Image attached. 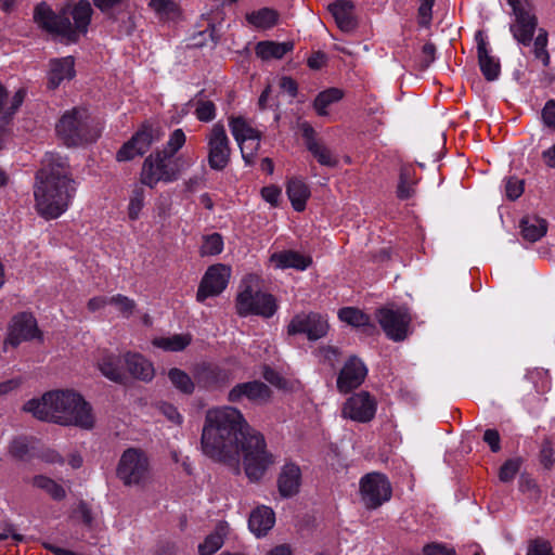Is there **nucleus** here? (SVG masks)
Here are the masks:
<instances>
[{
    "mask_svg": "<svg viewBox=\"0 0 555 555\" xmlns=\"http://www.w3.org/2000/svg\"><path fill=\"white\" fill-rule=\"evenodd\" d=\"M109 305V297L106 296H95L89 299L87 307L89 311L95 312Z\"/></svg>",
    "mask_w": 555,
    "mask_h": 555,
    "instance_id": "63",
    "label": "nucleus"
},
{
    "mask_svg": "<svg viewBox=\"0 0 555 555\" xmlns=\"http://www.w3.org/2000/svg\"><path fill=\"white\" fill-rule=\"evenodd\" d=\"M75 60L72 56L52 59L47 74L48 88L56 89L62 82L75 77Z\"/></svg>",
    "mask_w": 555,
    "mask_h": 555,
    "instance_id": "22",
    "label": "nucleus"
},
{
    "mask_svg": "<svg viewBox=\"0 0 555 555\" xmlns=\"http://www.w3.org/2000/svg\"><path fill=\"white\" fill-rule=\"evenodd\" d=\"M436 47L434 43L427 42L422 48V62L425 67L429 66L435 60Z\"/></svg>",
    "mask_w": 555,
    "mask_h": 555,
    "instance_id": "62",
    "label": "nucleus"
},
{
    "mask_svg": "<svg viewBox=\"0 0 555 555\" xmlns=\"http://www.w3.org/2000/svg\"><path fill=\"white\" fill-rule=\"evenodd\" d=\"M527 555H554V553L548 541L534 539L528 545Z\"/></svg>",
    "mask_w": 555,
    "mask_h": 555,
    "instance_id": "52",
    "label": "nucleus"
},
{
    "mask_svg": "<svg viewBox=\"0 0 555 555\" xmlns=\"http://www.w3.org/2000/svg\"><path fill=\"white\" fill-rule=\"evenodd\" d=\"M246 20L249 24L257 28L269 29L276 25L279 20V14L276 11L263 8L258 11H254L246 15Z\"/></svg>",
    "mask_w": 555,
    "mask_h": 555,
    "instance_id": "37",
    "label": "nucleus"
},
{
    "mask_svg": "<svg viewBox=\"0 0 555 555\" xmlns=\"http://www.w3.org/2000/svg\"><path fill=\"white\" fill-rule=\"evenodd\" d=\"M415 169L411 165H404L400 169L399 183L397 186V196L400 199H408L415 193Z\"/></svg>",
    "mask_w": 555,
    "mask_h": 555,
    "instance_id": "33",
    "label": "nucleus"
},
{
    "mask_svg": "<svg viewBox=\"0 0 555 555\" xmlns=\"http://www.w3.org/2000/svg\"><path fill=\"white\" fill-rule=\"evenodd\" d=\"M376 319L388 338L400 341L406 338L412 318L406 309L382 308Z\"/></svg>",
    "mask_w": 555,
    "mask_h": 555,
    "instance_id": "13",
    "label": "nucleus"
},
{
    "mask_svg": "<svg viewBox=\"0 0 555 555\" xmlns=\"http://www.w3.org/2000/svg\"><path fill=\"white\" fill-rule=\"evenodd\" d=\"M307 147L320 165L335 167L338 164L337 158L333 155L331 150L313 138H308Z\"/></svg>",
    "mask_w": 555,
    "mask_h": 555,
    "instance_id": "38",
    "label": "nucleus"
},
{
    "mask_svg": "<svg viewBox=\"0 0 555 555\" xmlns=\"http://www.w3.org/2000/svg\"><path fill=\"white\" fill-rule=\"evenodd\" d=\"M271 397V389L259 380L240 383L228 393V400L233 403H238L247 399L255 404H266L270 401Z\"/></svg>",
    "mask_w": 555,
    "mask_h": 555,
    "instance_id": "17",
    "label": "nucleus"
},
{
    "mask_svg": "<svg viewBox=\"0 0 555 555\" xmlns=\"http://www.w3.org/2000/svg\"><path fill=\"white\" fill-rule=\"evenodd\" d=\"M168 377L171 384L183 393L191 395L195 389V383L180 369H171L168 372Z\"/></svg>",
    "mask_w": 555,
    "mask_h": 555,
    "instance_id": "45",
    "label": "nucleus"
},
{
    "mask_svg": "<svg viewBox=\"0 0 555 555\" xmlns=\"http://www.w3.org/2000/svg\"><path fill=\"white\" fill-rule=\"evenodd\" d=\"M229 126L236 142L259 135L260 132L254 129L244 118L231 117Z\"/></svg>",
    "mask_w": 555,
    "mask_h": 555,
    "instance_id": "43",
    "label": "nucleus"
},
{
    "mask_svg": "<svg viewBox=\"0 0 555 555\" xmlns=\"http://www.w3.org/2000/svg\"><path fill=\"white\" fill-rule=\"evenodd\" d=\"M328 11L341 31L351 33L357 28L358 21L354 14V5L351 1L336 0L328 5Z\"/></svg>",
    "mask_w": 555,
    "mask_h": 555,
    "instance_id": "23",
    "label": "nucleus"
},
{
    "mask_svg": "<svg viewBox=\"0 0 555 555\" xmlns=\"http://www.w3.org/2000/svg\"><path fill=\"white\" fill-rule=\"evenodd\" d=\"M548 42V34L545 29L540 28L537 37L533 40V55L535 60L542 62L544 67H547L551 63V56L546 49Z\"/></svg>",
    "mask_w": 555,
    "mask_h": 555,
    "instance_id": "44",
    "label": "nucleus"
},
{
    "mask_svg": "<svg viewBox=\"0 0 555 555\" xmlns=\"http://www.w3.org/2000/svg\"><path fill=\"white\" fill-rule=\"evenodd\" d=\"M185 140L186 138L182 129H176L170 134L166 147L159 152L166 155H170V157L175 158L176 153L184 145Z\"/></svg>",
    "mask_w": 555,
    "mask_h": 555,
    "instance_id": "50",
    "label": "nucleus"
},
{
    "mask_svg": "<svg viewBox=\"0 0 555 555\" xmlns=\"http://www.w3.org/2000/svg\"><path fill=\"white\" fill-rule=\"evenodd\" d=\"M263 378L270 383L271 385L281 388V389H287L288 388V382L281 376L278 372L272 370L271 367L266 366L262 372Z\"/></svg>",
    "mask_w": 555,
    "mask_h": 555,
    "instance_id": "53",
    "label": "nucleus"
},
{
    "mask_svg": "<svg viewBox=\"0 0 555 555\" xmlns=\"http://www.w3.org/2000/svg\"><path fill=\"white\" fill-rule=\"evenodd\" d=\"M377 399L369 391L361 390L348 397L340 413L345 420L366 424L374 420L377 411Z\"/></svg>",
    "mask_w": 555,
    "mask_h": 555,
    "instance_id": "11",
    "label": "nucleus"
},
{
    "mask_svg": "<svg viewBox=\"0 0 555 555\" xmlns=\"http://www.w3.org/2000/svg\"><path fill=\"white\" fill-rule=\"evenodd\" d=\"M235 309L240 317L259 315L269 319L276 312L278 302L273 295L260 291V278L249 274L240 285Z\"/></svg>",
    "mask_w": 555,
    "mask_h": 555,
    "instance_id": "5",
    "label": "nucleus"
},
{
    "mask_svg": "<svg viewBox=\"0 0 555 555\" xmlns=\"http://www.w3.org/2000/svg\"><path fill=\"white\" fill-rule=\"evenodd\" d=\"M195 383L204 389H216L227 385L229 374L219 366L202 363L193 371Z\"/></svg>",
    "mask_w": 555,
    "mask_h": 555,
    "instance_id": "20",
    "label": "nucleus"
},
{
    "mask_svg": "<svg viewBox=\"0 0 555 555\" xmlns=\"http://www.w3.org/2000/svg\"><path fill=\"white\" fill-rule=\"evenodd\" d=\"M145 191L143 184H135L131 190L129 196V204L127 208L128 217L130 220H138L144 207Z\"/></svg>",
    "mask_w": 555,
    "mask_h": 555,
    "instance_id": "42",
    "label": "nucleus"
},
{
    "mask_svg": "<svg viewBox=\"0 0 555 555\" xmlns=\"http://www.w3.org/2000/svg\"><path fill=\"white\" fill-rule=\"evenodd\" d=\"M147 7L160 21H173L181 14L175 0H147Z\"/></svg>",
    "mask_w": 555,
    "mask_h": 555,
    "instance_id": "32",
    "label": "nucleus"
},
{
    "mask_svg": "<svg viewBox=\"0 0 555 555\" xmlns=\"http://www.w3.org/2000/svg\"><path fill=\"white\" fill-rule=\"evenodd\" d=\"M206 139L209 167L214 170H223L228 166L231 155L230 141L224 126L215 124Z\"/></svg>",
    "mask_w": 555,
    "mask_h": 555,
    "instance_id": "14",
    "label": "nucleus"
},
{
    "mask_svg": "<svg viewBox=\"0 0 555 555\" xmlns=\"http://www.w3.org/2000/svg\"><path fill=\"white\" fill-rule=\"evenodd\" d=\"M425 555H455V551L453 548H448L447 546L439 543H431L424 546Z\"/></svg>",
    "mask_w": 555,
    "mask_h": 555,
    "instance_id": "59",
    "label": "nucleus"
},
{
    "mask_svg": "<svg viewBox=\"0 0 555 555\" xmlns=\"http://www.w3.org/2000/svg\"><path fill=\"white\" fill-rule=\"evenodd\" d=\"M92 13L88 0H79L69 12L63 9L60 14H55L48 4L40 3L35 9L34 20L48 33L61 36L68 42H77L88 33Z\"/></svg>",
    "mask_w": 555,
    "mask_h": 555,
    "instance_id": "4",
    "label": "nucleus"
},
{
    "mask_svg": "<svg viewBox=\"0 0 555 555\" xmlns=\"http://www.w3.org/2000/svg\"><path fill=\"white\" fill-rule=\"evenodd\" d=\"M56 134L66 146L93 142L100 135L88 111L74 107L66 111L55 126Z\"/></svg>",
    "mask_w": 555,
    "mask_h": 555,
    "instance_id": "6",
    "label": "nucleus"
},
{
    "mask_svg": "<svg viewBox=\"0 0 555 555\" xmlns=\"http://www.w3.org/2000/svg\"><path fill=\"white\" fill-rule=\"evenodd\" d=\"M338 318L341 322L353 327H364L370 325V317L354 307L341 308L338 311Z\"/></svg>",
    "mask_w": 555,
    "mask_h": 555,
    "instance_id": "40",
    "label": "nucleus"
},
{
    "mask_svg": "<svg viewBox=\"0 0 555 555\" xmlns=\"http://www.w3.org/2000/svg\"><path fill=\"white\" fill-rule=\"evenodd\" d=\"M127 382L130 378L150 382L155 375L153 363L137 352H126Z\"/></svg>",
    "mask_w": 555,
    "mask_h": 555,
    "instance_id": "24",
    "label": "nucleus"
},
{
    "mask_svg": "<svg viewBox=\"0 0 555 555\" xmlns=\"http://www.w3.org/2000/svg\"><path fill=\"white\" fill-rule=\"evenodd\" d=\"M33 486L46 491L53 500L62 501L66 498V490L63 486L47 476H35Z\"/></svg>",
    "mask_w": 555,
    "mask_h": 555,
    "instance_id": "39",
    "label": "nucleus"
},
{
    "mask_svg": "<svg viewBox=\"0 0 555 555\" xmlns=\"http://www.w3.org/2000/svg\"><path fill=\"white\" fill-rule=\"evenodd\" d=\"M483 441L490 447L492 452H499L501 449L500 434L495 429H487L483 434Z\"/></svg>",
    "mask_w": 555,
    "mask_h": 555,
    "instance_id": "57",
    "label": "nucleus"
},
{
    "mask_svg": "<svg viewBox=\"0 0 555 555\" xmlns=\"http://www.w3.org/2000/svg\"><path fill=\"white\" fill-rule=\"evenodd\" d=\"M344 98V91L339 88H328L320 92L313 101V107L318 115L326 116L327 107Z\"/></svg>",
    "mask_w": 555,
    "mask_h": 555,
    "instance_id": "35",
    "label": "nucleus"
},
{
    "mask_svg": "<svg viewBox=\"0 0 555 555\" xmlns=\"http://www.w3.org/2000/svg\"><path fill=\"white\" fill-rule=\"evenodd\" d=\"M477 55L480 70L485 78L489 81L495 80L501 72V65L499 60L491 55L488 42L478 35Z\"/></svg>",
    "mask_w": 555,
    "mask_h": 555,
    "instance_id": "27",
    "label": "nucleus"
},
{
    "mask_svg": "<svg viewBox=\"0 0 555 555\" xmlns=\"http://www.w3.org/2000/svg\"><path fill=\"white\" fill-rule=\"evenodd\" d=\"M294 43L292 41L275 42V41H260L255 47L256 55L262 61H269L272 59L280 60L286 53L293 51Z\"/></svg>",
    "mask_w": 555,
    "mask_h": 555,
    "instance_id": "29",
    "label": "nucleus"
},
{
    "mask_svg": "<svg viewBox=\"0 0 555 555\" xmlns=\"http://www.w3.org/2000/svg\"><path fill=\"white\" fill-rule=\"evenodd\" d=\"M201 447L206 456L221 463H235L242 453L244 470L250 481H259L276 462L267 450L264 437L233 406L207 410Z\"/></svg>",
    "mask_w": 555,
    "mask_h": 555,
    "instance_id": "1",
    "label": "nucleus"
},
{
    "mask_svg": "<svg viewBox=\"0 0 555 555\" xmlns=\"http://www.w3.org/2000/svg\"><path fill=\"white\" fill-rule=\"evenodd\" d=\"M223 250V240L219 233L204 236L199 253L202 256L219 255Z\"/></svg>",
    "mask_w": 555,
    "mask_h": 555,
    "instance_id": "47",
    "label": "nucleus"
},
{
    "mask_svg": "<svg viewBox=\"0 0 555 555\" xmlns=\"http://www.w3.org/2000/svg\"><path fill=\"white\" fill-rule=\"evenodd\" d=\"M260 138L261 135H256L254 138H249L244 141L237 142L241 149L242 157L246 165H253L254 159L257 155V152L260 147Z\"/></svg>",
    "mask_w": 555,
    "mask_h": 555,
    "instance_id": "48",
    "label": "nucleus"
},
{
    "mask_svg": "<svg viewBox=\"0 0 555 555\" xmlns=\"http://www.w3.org/2000/svg\"><path fill=\"white\" fill-rule=\"evenodd\" d=\"M159 411L172 424L181 425L183 422V416L180 414L178 409L170 403H162L159 405Z\"/></svg>",
    "mask_w": 555,
    "mask_h": 555,
    "instance_id": "55",
    "label": "nucleus"
},
{
    "mask_svg": "<svg viewBox=\"0 0 555 555\" xmlns=\"http://www.w3.org/2000/svg\"><path fill=\"white\" fill-rule=\"evenodd\" d=\"M269 261L275 269L284 270L292 268L304 271L312 263V258L295 250H283L273 253Z\"/></svg>",
    "mask_w": 555,
    "mask_h": 555,
    "instance_id": "25",
    "label": "nucleus"
},
{
    "mask_svg": "<svg viewBox=\"0 0 555 555\" xmlns=\"http://www.w3.org/2000/svg\"><path fill=\"white\" fill-rule=\"evenodd\" d=\"M153 141V129L149 126H143L119 149L116 159L118 162H128L137 156H141L149 151Z\"/></svg>",
    "mask_w": 555,
    "mask_h": 555,
    "instance_id": "19",
    "label": "nucleus"
},
{
    "mask_svg": "<svg viewBox=\"0 0 555 555\" xmlns=\"http://www.w3.org/2000/svg\"><path fill=\"white\" fill-rule=\"evenodd\" d=\"M109 305L114 306L122 318L129 319L135 311L137 304L133 299L116 294L109 297Z\"/></svg>",
    "mask_w": 555,
    "mask_h": 555,
    "instance_id": "46",
    "label": "nucleus"
},
{
    "mask_svg": "<svg viewBox=\"0 0 555 555\" xmlns=\"http://www.w3.org/2000/svg\"><path fill=\"white\" fill-rule=\"evenodd\" d=\"M39 336L36 319L29 313L15 315L10 324L5 343L15 347L22 341L30 340Z\"/></svg>",
    "mask_w": 555,
    "mask_h": 555,
    "instance_id": "18",
    "label": "nucleus"
},
{
    "mask_svg": "<svg viewBox=\"0 0 555 555\" xmlns=\"http://www.w3.org/2000/svg\"><path fill=\"white\" fill-rule=\"evenodd\" d=\"M522 465L520 457L509 459L503 463L499 472V478L503 482H508L515 478Z\"/></svg>",
    "mask_w": 555,
    "mask_h": 555,
    "instance_id": "49",
    "label": "nucleus"
},
{
    "mask_svg": "<svg viewBox=\"0 0 555 555\" xmlns=\"http://www.w3.org/2000/svg\"><path fill=\"white\" fill-rule=\"evenodd\" d=\"M98 369L109 380L118 384L127 383L126 353H103L98 360Z\"/></svg>",
    "mask_w": 555,
    "mask_h": 555,
    "instance_id": "21",
    "label": "nucleus"
},
{
    "mask_svg": "<svg viewBox=\"0 0 555 555\" xmlns=\"http://www.w3.org/2000/svg\"><path fill=\"white\" fill-rule=\"evenodd\" d=\"M327 319L317 312L295 314L286 326L289 336L305 334L309 340L324 337L328 332Z\"/></svg>",
    "mask_w": 555,
    "mask_h": 555,
    "instance_id": "12",
    "label": "nucleus"
},
{
    "mask_svg": "<svg viewBox=\"0 0 555 555\" xmlns=\"http://www.w3.org/2000/svg\"><path fill=\"white\" fill-rule=\"evenodd\" d=\"M261 196L272 206H276L281 196V189L275 185L264 186L261 189Z\"/></svg>",
    "mask_w": 555,
    "mask_h": 555,
    "instance_id": "56",
    "label": "nucleus"
},
{
    "mask_svg": "<svg viewBox=\"0 0 555 555\" xmlns=\"http://www.w3.org/2000/svg\"><path fill=\"white\" fill-rule=\"evenodd\" d=\"M505 192L509 199L518 198L524 192V182L517 178H508L505 183Z\"/></svg>",
    "mask_w": 555,
    "mask_h": 555,
    "instance_id": "54",
    "label": "nucleus"
},
{
    "mask_svg": "<svg viewBox=\"0 0 555 555\" xmlns=\"http://www.w3.org/2000/svg\"><path fill=\"white\" fill-rule=\"evenodd\" d=\"M520 230L525 240L537 242L546 234L547 223L538 216H526L520 221Z\"/></svg>",
    "mask_w": 555,
    "mask_h": 555,
    "instance_id": "31",
    "label": "nucleus"
},
{
    "mask_svg": "<svg viewBox=\"0 0 555 555\" xmlns=\"http://www.w3.org/2000/svg\"><path fill=\"white\" fill-rule=\"evenodd\" d=\"M514 16L509 30L519 43L529 46L538 26V17L531 0H506Z\"/></svg>",
    "mask_w": 555,
    "mask_h": 555,
    "instance_id": "9",
    "label": "nucleus"
},
{
    "mask_svg": "<svg viewBox=\"0 0 555 555\" xmlns=\"http://www.w3.org/2000/svg\"><path fill=\"white\" fill-rule=\"evenodd\" d=\"M192 341L190 334H176L169 337H155L152 340L154 347L160 348L165 351H182Z\"/></svg>",
    "mask_w": 555,
    "mask_h": 555,
    "instance_id": "34",
    "label": "nucleus"
},
{
    "mask_svg": "<svg viewBox=\"0 0 555 555\" xmlns=\"http://www.w3.org/2000/svg\"><path fill=\"white\" fill-rule=\"evenodd\" d=\"M227 532V526L219 524L216 530L206 537L203 543L198 545L199 555H212L215 554L224 542V535Z\"/></svg>",
    "mask_w": 555,
    "mask_h": 555,
    "instance_id": "36",
    "label": "nucleus"
},
{
    "mask_svg": "<svg viewBox=\"0 0 555 555\" xmlns=\"http://www.w3.org/2000/svg\"><path fill=\"white\" fill-rule=\"evenodd\" d=\"M275 524V514L272 508L261 505L256 507L249 516L248 527L258 538L266 535Z\"/></svg>",
    "mask_w": 555,
    "mask_h": 555,
    "instance_id": "28",
    "label": "nucleus"
},
{
    "mask_svg": "<svg viewBox=\"0 0 555 555\" xmlns=\"http://www.w3.org/2000/svg\"><path fill=\"white\" fill-rule=\"evenodd\" d=\"M231 278V268L223 263H216L207 268L196 293V300L204 302L208 297L220 295L228 286Z\"/></svg>",
    "mask_w": 555,
    "mask_h": 555,
    "instance_id": "15",
    "label": "nucleus"
},
{
    "mask_svg": "<svg viewBox=\"0 0 555 555\" xmlns=\"http://www.w3.org/2000/svg\"><path fill=\"white\" fill-rule=\"evenodd\" d=\"M301 485L300 467L294 463H286L279 475V492L284 498H291L298 493Z\"/></svg>",
    "mask_w": 555,
    "mask_h": 555,
    "instance_id": "26",
    "label": "nucleus"
},
{
    "mask_svg": "<svg viewBox=\"0 0 555 555\" xmlns=\"http://www.w3.org/2000/svg\"><path fill=\"white\" fill-rule=\"evenodd\" d=\"M367 367L358 357H349L341 366L336 380L339 393L346 395L359 388L367 376Z\"/></svg>",
    "mask_w": 555,
    "mask_h": 555,
    "instance_id": "16",
    "label": "nucleus"
},
{
    "mask_svg": "<svg viewBox=\"0 0 555 555\" xmlns=\"http://www.w3.org/2000/svg\"><path fill=\"white\" fill-rule=\"evenodd\" d=\"M198 120L208 122L216 116V106L211 101H198L195 108Z\"/></svg>",
    "mask_w": 555,
    "mask_h": 555,
    "instance_id": "51",
    "label": "nucleus"
},
{
    "mask_svg": "<svg viewBox=\"0 0 555 555\" xmlns=\"http://www.w3.org/2000/svg\"><path fill=\"white\" fill-rule=\"evenodd\" d=\"M359 494L366 509H376L391 499L392 487L386 475L372 472L361 477Z\"/></svg>",
    "mask_w": 555,
    "mask_h": 555,
    "instance_id": "10",
    "label": "nucleus"
},
{
    "mask_svg": "<svg viewBox=\"0 0 555 555\" xmlns=\"http://www.w3.org/2000/svg\"><path fill=\"white\" fill-rule=\"evenodd\" d=\"M77 191L69 162L59 154L48 153L35 175L34 208L46 220L61 217L72 205Z\"/></svg>",
    "mask_w": 555,
    "mask_h": 555,
    "instance_id": "2",
    "label": "nucleus"
},
{
    "mask_svg": "<svg viewBox=\"0 0 555 555\" xmlns=\"http://www.w3.org/2000/svg\"><path fill=\"white\" fill-rule=\"evenodd\" d=\"M181 168L179 158H172L156 151L143 162L140 172V183L154 189L159 182L170 183L179 179Z\"/></svg>",
    "mask_w": 555,
    "mask_h": 555,
    "instance_id": "8",
    "label": "nucleus"
},
{
    "mask_svg": "<svg viewBox=\"0 0 555 555\" xmlns=\"http://www.w3.org/2000/svg\"><path fill=\"white\" fill-rule=\"evenodd\" d=\"M542 119L547 127H555V101L546 102L542 109Z\"/></svg>",
    "mask_w": 555,
    "mask_h": 555,
    "instance_id": "58",
    "label": "nucleus"
},
{
    "mask_svg": "<svg viewBox=\"0 0 555 555\" xmlns=\"http://www.w3.org/2000/svg\"><path fill=\"white\" fill-rule=\"evenodd\" d=\"M23 411L37 420L61 426L91 429L95 423L90 403L72 389L47 391L40 398H33L25 402Z\"/></svg>",
    "mask_w": 555,
    "mask_h": 555,
    "instance_id": "3",
    "label": "nucleus"
},
{
    "mask_svg": "<svg viewBox=\"0 0 555 555\" xmlns=\"http://www.w3.org/2000/svg\"><path fill=\"white\" fill-rule=\"evenodd\" d=\"M40 459L49 464H62L63 457L59 452L52 449L43 450L40 454Z\"/></svg>",
    "mask_w": 555,
    "mask_h": 555,
    "instance_id": "64",
    "label": "nucleus"
},
{
    "mask_svg": "<svg viewBox=\"0 0 555 555\" xmlns=\"http://www.w3.org/2000/svg\"><path fill=\"white\" fill-rule=\"evenodd\" d=\"M540 461L545 468H550L555 461V453L550 444H544L540 452Z\"/></svg>",
    "mask_w": 555,
    "mask_h": 555,
    "instance_id": "61",
    "label": "nucleus"
},
{
    "mask_svg": "<svg viewBox=\"0 0 555 555\" xmlns=\"http://www.w3.org/2000/svg\"><path fill=\"white\" fill-rule=\"evenodd\" d=\"M92 2L96 9L115 21L129 8V0H92Z\"/></svg>",
    "mask_w": 555,
    "mask_h": 555,
    "instance_id": "41",
    "label": "nucleus"
},
{
    "mask_svg": "<svg viewBox=\"0 0 555 555\" xmlns=\"http://www.w3.org/2000/svg\"><path fill=\"white\" fill-rule=\"evenodd\" d=\"M286 193L296 211H302L306 208L310 190L307 183L298 178H293L286 185Z\"/></svg>",
    "mask_w": 555,
    "mask_h": 555,
    "instance_id": "30",
    "label": "nucleus"
},
{
    "mask_svg": "<svg viewBox=\"0 0 555 555\" xmlns=\"http://www.w3.org/2000/svg\"><path fill=\"white\" fill-rule=\"evenodd\" d=\"M116 476L126 487H146L153 480L150 456L140 448L126 449L117 463Z\"/></svg>",
    "mask_w": 555,
    "mask_h": 555,
    "instance_id": "7",
    "label": "nucleus"
},
{
    "mask_svg": "<svg viewBox=\"0 0 555 555\" xmlns=\"http://www.w3.org/2000/svg\"><path fill=\"white\" fill-rule=\"evenodd\" d=\"M23 380L21 377L11 378L0 383V396L8 395L16 389H18L22 385Z\"/></svg>",
    "mask_w": 555,
    "mask_h": 555,
    "instance_id": "60",
    "label": "nucleus"
}]
</instances>
